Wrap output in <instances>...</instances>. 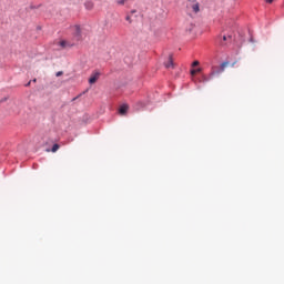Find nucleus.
Segmentation results:
<instances>
[{"mask_svg":"<svg viewBox=\"0 0 284 284\" xmlns=\"http://www.w3.org/2000/svg\"><path fill=\"white\" fill-rule=\"evenodd\" d=\"M72 34L77 41H81V27L79 24H75L71 27Z\"/></svg>","mask_w":284,"mask_h":284,"instance_id":"obj_1","label":"nucleus"},{"mask_svg":"<svg viewBox=\"0 0 284 284\" xmlns=\"http://www.w3.org/2000/svg\"><path fill=\"white\" fill-rule=\"evenodd\" d=\"M59 45H60V48H61L62 50H65V49H68V48H74V43H72V42H70V41H68V40H61V41L59 42Z\"/></svg>","mask_w":284,"mask_h":284,"instance_id":"obj_2","label":"nucleus"},{"mask_svg":"<svg viewBox=\"0 0 284 284\" xmlns=\"http://www.w3.org/2000/svg\"><path fill=\"white\" fill-rule=\"evenodd\" d=\"M189 8H191L192 12H194L195 14H199V12L201 11V4H199V2L193 1Z\"/></svg>","mask_w":284,"mask_h":284,"instance_id":"obj_3","label":"nucleus"},{"mask_svg":"<svg viewBox=\"0 0 284 284\" xmlns=\"http://www.w3.org/2000/svg\"><path fill=\"white\" fill-rule=\"evenodd\" d=\"M99 77H101V73L94 72V73L90 77V79H89L90 85H93V83H97V81H99Z\"/></svg>","mask_w":284,"mask_h":284,"instance_id":"obj_4","label":"nucleus"},{"mask_svg":"<svg viewBox=\"0 0 284 284\" xmlns=\"http://www.w3.org/2000/svg\"><path fill=\"white\" fill-rule=\"evenodd\" d=\"M216 74V72H211L210 77L207 78V75H201L200 81H202L203 83H207V81H210V79H212V77H214Z\"/></svg>","mask_w":284,"mask_h":284,"instance_id":"obj_5","label":"nucleus"},{"mask_svg":"<svg viewBox=\"0 0 284 284\" xmlns=\"http://www.w3.org/2000/svg\"><path fill=\"white\" fill-rule=\"evenodd\" d=\"M128 109H129L128 104H123V105L120 106L119 113L120 114H128Z\"/></svg>","mask_w":284,"mask_h":284,"instance_id":"obj_6","label":"nucleus"},{"mask_svg":"<svg viewBox=\"0 0 284 284\" xmlns=\"http://www.w3.org/2000/svg\"><path fill=\"white\" fill-rule=\"evenodd\" d=\"M165 68H174V60H172V57L169 58V61L164 63Z\"/></svg>","mask_w":284,"mask_h":284,"instance_id":"obj_7","label":"nucleus"},{"mask_svg":"<svg viewBox=\"0 0 284 284\" xmlns=\"http://www.w3.org/2000/svg\"><path fill=\"white\" fill-rule=\"evenodd\" d=\"M84 7H85L87 10H92V8H94V2L85 1Z\"/></svg>","mask_w":284,"mask_h":284,"instance_id":"obj_8","label":"nucleus"},{"mask_svg":"<svg viewBox=\"0 0 284 284\" xmlns=\"http://www.w3.org/2000/svg\"><path fill=\"white\" fill-rule=\"evenodd\" d=\"M199 72H203V69L202 68H197V69L191 70V75L194 77Z\"/></svg>","mask_w":284,"mask_h":284,"instance_id":"obj_9","label":"nucleus"},{"mask_svg":"<svg viewBox=\"0 0 284 284\" xmlns=\"http://www.w3.org/2000/svg\"><path fill=\"white\" fill-rule=\"evenodd\" d=\"M225 68H227V62H223L221 64V69H220V72H223L225 70Z\"/></svg>","mask_w":284,"mask_h":284,"instance_id":"obj_10","label":"nucleus"},{"mask_svg":"<svg viewBox=\"0 0 284 284\" xmlns=\"http://www.w3.org/2000/svg\"><path fill=\"white\" fill-rule=\"evenodd\" d=\"M59 150V144H53L51 152H57Z\"/></svg>","mask_w":284,"mask_h":284,"instance_id":"obj_11","label":"nucleus"},{"mask_svg":"<svg viewBox=\"0 0 284 284\" xmlns=\"http://www.w3.org/2000/svg\"><path fill=\"white\" fill-rule=\"evenodd\" d=\"M125 1H128V0H118L116 3H118V6H123L125 3Z\"/></svg>","mask_w":284,"mask_h":284,"instance_id":"obj_12","label":"nucleus"},{"mask_svg":"<svg viewBox=\"0 0 284 284\" xmlns=\"http://www.w3.org/2000/svg\"><path fill=\"white\" fill-rule=\"evenodd\" d=\"M199 60H195L193 63H192V68H196V65H199Z\"/></svg>","mask_w":284,"mask_h":284,"instance_id":"obj_13","label":"nucleus"},{"mask_svg":"<svg viewBox=\"0 0 284 284\" xmlns=\"http://www.w3.org/2000/svg\"><path fill=\"white\" fill-rule=\"evenodd\" d=\"M62 74H63V71H58V72L55 73V77H62Z\"/></svg>","mask_w":284,"mask_h":284,"instance_id":"obj_14","label":"nucleus"},{"mask_svg":"<svg viewBox=\"0 0 284 284\" xmlns=\"http://www.w3.org/2000/svg\"><path fill=\"white\" fill-rule=\"evenodd\" d=\"M266 3H274V0H265Z\"/></svg>","mask_w":284,"mask_h":284,"instance_id":"obj_15","label":"nucleus"},{"mask_svg":"<svg viewBox=\"0 0 284 284\" xmlns=\"http://www.w3.org/2000/svg\"><path fill=\"white\" fill-rule=\"evenodd\" d=\"M30 83H32L31 81H29L27 84H26V88H29Z\"/></svg>","mask_w":284,"mask_h":284,"instance_id":"obj_16","label":"nucleus"},{"mask_svg":"<svg viewBox=\"0 0 284 284\" xmlns=\"http://www.w3.org/2000/svg\"><path fill=\"white\" fill-rule=\"evenodd\" d=\"M223 41H227V37L226 36L223 37Z\"/></svg>","mask_w":284,"mask_h":284,"instance_id":"obj_17","label":"nucleus"},{"mask_svg":"<svg viewBox=\"0 0 284 284\" xmlns=\"http://www.w3.org/2000/svg\"><path fill=\"white\" fill-rule=\"evenodd\" d=\"M125 20H126V21H130V16H126Z\"/></svg>","mask_w":284,"mask_h":284,"instance_id":"obj_18","label":"nucleus"},{"mask_svg":"<svg viewBox=\"0 0 284 284\" xmlns=\"http://www.w3.org/2000/svg\"><path fill=\"white\" fill-rule=\"evenodd\" d=\"M33 83H37V79H33Z\"/></svg>","mask_w":284,"mask_h":284,"instance_id":"obj_19","label":"nucleus"},{"mask_svg":"<svg viewBox=\"0 0 284 284\" xmlns=\"http://www.w3.org/2000/svg\"><path fill=\"white\" fill-rule=\"evenodd\" d=\"M72 101H77V98H73V100Z\"/></svg>","mask_w":284,"mask_h":284,"instance_id":"obj_20","label":"nucleus"}]
</instances>
